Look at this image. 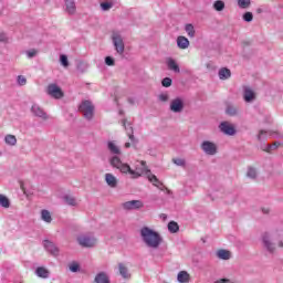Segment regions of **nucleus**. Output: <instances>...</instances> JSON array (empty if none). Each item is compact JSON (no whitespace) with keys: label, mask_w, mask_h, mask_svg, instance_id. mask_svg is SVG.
I'll list each match as a JSON object with an SVG mask.
<instances>
[{"label":"nucleus","mask_w":283,"mask_h":283,"mask_svg":"<svg viewBox=\"0 0 283 283\" xmlns=\"http://www.w3.org/2000/svg\"><path fill=\"white\" fill-rule=\"evenodd\" d=\"M114 4H112V2H102L101 3V8L102 10H104L105 12H107V10H112Z\"/></svg>","instance_id":"obj_41"},{"label":"nucleus","mask_w":283,"mask_h":283,"mask_svg":"<svg viewBox=\"0 0 283 283\" xmlns=\"http://www.w3.org/2000/svg\"><path fill=\"white\" fill-rule=\"evenodd\" d=\"M280 143L279 142H274L273 145H269L268 148L265 149V151H268V154H271V151H273V149H277V147H280Z\"/></svg>","instance_id":"obj_39"},{"label":"nucleus","mask_w":283,"mask_h":283,"mask_svg":"<svg viewBox=\"0 0 283 283\" xmlns=\"http://www.w3.org/2000/svg\"><path fill=\"white\" fill-rule=\"evenodd\" d=\"M238 6L239 8L247 9L251 6V0H239Z\"/></svg>","instance_id":"obj_36"},{"label":"nucleus","mask_w":283,"mask_h":283,"mask_svg":"<svg viewBox=\"0 0 283 283\" xmlns=\"http://www.w3.org/2000/svg\"><path fill=\"white\" fill-rule=\"evenodd\" d=\"M96 283H109V276L105 272H101L95 276Z\"/></svg>","instance_id":"obj_26"},{"label":"nucleus","mask_w":283,"mask_h":283,"mask_svg":"<svg viewBox=\"0 0 283 283\" xmlns=\"http://www.w3.org/2000/svg\"><path fill=\"white\" fill-rule=\"evenodd\" d=\"M185 109V102H182V98L177 97L171 101L170 103V112H174L175 114H180Z\"/></svg>","instance_id":"obj_9"},{"label":"nucleus","mask_w":283,"mask_h":283,"mask_svg":"<svg viewBox=\"0 0 283 283\" xmlns=\"http://www.w3.org/2000/svg\"><path fill=\"white\" fill-rule=\"evenodd\" d=\"M35 274L38 277H42L43 280H48V277H50V271L44 266L36 268Z\"/></svg>","instance_id":"obj_21"},{"label":"nucleus","mask_w":283,"mask_h":283,"mask_svg":"<svg viewBox=\"0 0 283 283\" xmlns=\"http://www.w3.org/2000/svg\"><path fill=\"white\" fill-rule=\"evenodd\" d=\"M201 149L208 156H216L218 154V146L214 143L206 140L201 144Z\"/></svg>","instance_id":"obj_6"},{"label":"nucleus","mask_w":283,"mask_h":283,"mask_svg":"<svg viewBox=\"0 0 283 283\" xmlns=\"http://www.w3.org/2000/svg\"><path fill=\"white\" fill-rule=\"evenodd\" d=\"M226 114H228V116H238V107L228 104L226 108Z\"/></svg>","instance_id":"obj_28"},{"label":"nucleus","mask_w":283,"mask_h":283,"mask_svg":"<svg viewBox=\"0 0 283 283\" xmlns=\"http://www.w3.org/2000/svg\"><path fill=\"white\" fill-rule=\"evenodd\" d=\"M46 93L49 94V96H52V98H63L64 94H63V90H61V87H59V85L56 84H49L46 87Z\"/></svg>","instance_id":"obj_5"},{"label":"nucleus","mask_w":283,"mask_h":283,"mask_svg":"<svg viewBox=\"0 0 283 283\" xmlns=\"http://www.w3.org/2000/svg\"><path fill=\"white\" fill-rule=\"evenodd\" d=\"M105 182L108 185V187H112V189L118 186V179L113 174L105 175Z\"/></svg>","instance_id":"obj_16"},{"label":"nucleus","mask_w":283,"mask_h":283,"mask_svg":"<svg viewBox=\"0 0 283 283\" xmlns=\"http://www.w3.org/2000/svg\"><path fill=\"white\" fill-rule=\"evenodd\" d=\"M31 112L32 114H34V116H36L38 118H41L42 120H48V113H45V111H43V108H41V106L34 104L31 107Z\"/></svg>","instance_id":"obj_12"},{"label":"nucleus","mask_w":283,"mask_h":283,"mask_svg":"<svg viewBox=\"0 0 283 283\" xmlns=\"http://www.w3.org/2000/svg\"><path fill=\"white\" fill-rule=\"evenodd\" d=\"M243 98H244L245 103H251V101H253L255 98V93L251 88H245Z\"/></svg>","instance_id":"obj_23"},{"label":"nucleus","mask_w":283,"mask_h":283,"mask_svg":"<svg viewBox=\"0 0 283 283\" xmlns=\"http://www.w3.org/2000/svg\"><path fill=\"white\" fill-rule=\"evenodd\" d=\"M247 176H248V178H256L258 171H255V168H249Z\"/></svg>","instance_id":"obj_43"},{"label":"nucleus","mask_w":283,"mask_h":283,"mask_svg":"<svg viewBox=\"0 0 283 283\" xmlns=\"http://www.w3.org/2000/svg\"><path fill=\"white\" fill-rule=\"evenodd\" d=\"M167 66H168V70H171V72H176L177 74H180V66L178 65L176 60H174L171 57L168 59Z\"/></svg>","instance_id":"obj_18"},{"label":"nucleus","mask_w":283,"mask_h":283,"mask_svg":"<svg viewBox=\"0 0 283 283\" xmlns=\"http://www.w3.org/2000/svg\"><path fill=\"white\" fill-rule=\"evenodd\" d=\"M172 163H174L175 165H177V167H185V165H186V161H185V159H182V158H174V159H172Z\"/></svg>","instance_id":"obj_40"},{"label":"nucleus","mask_w":283,"mask_h":283,"mask_svg":"<svg viewBox=\"0 0 283 283\" xmlns=\"http://www.w3.org/2000/svg\"><path fill=\"white\" fill-rule=\"evenodd\" d=\"M60 63L63 65V67H69L70 62L67 61V55H60Z\"/></svg>","instance_id":"obj_37"},{"label":"nucleus","mask_w":283,"mask_h":283,"mask_svg":"<svg viewBox=\"0 0 283 283\" xmlns=\"http://www.w3.org/2000/svg\"><path fill=\"white\" fill-rule=\"evenodd\" d=\"M263 243L268 251H270V253H273L275 251V247L273 245V243H271V235H269V233H265L263 235Z\"/></svg>","instance_id":"obj_17"},{"label":"nucleus","mask_w":283,"mask_h":283,"mask_svg":"<svg viewBox=\"0 0 283 283\" xmlns=\"http://www.w3.org/2000/svg\"><path fill=\"white\" fill-rule=\"evenodd\" d=\"M0 41L1 43H8V35H6V33H0Z\"/></svg>","instance_id":"obj_49"},{"label":"nucleus","mask_w":283,"mask_h":283,"mask_svg":"<svg viewBox=\"0 0 283 283\" xmlns=\"http://www.w3.org/2000/svg\"><path fill=\"white\" fill-rule=\"evenodd\" d=\"M140 235L144 244L150 249H158L163 244V237L156 230L144 227L140 229Z\"/></svg>","instance_id":"obj_1"},{"label":"nucleus","mask_w":283,"mask_h":283,"mask_svg":"<svg viewBox=\"0 0 283 283\" xmlns=\"http://www.w3.org/2000/svg\"><path fill=\"white\" fill-rule=\"evenodd\" d=\"M65 8L67 14H76V3L74 0H65Z\"/></svg>","instance_id":"obj_19"},{"label":"nucleus","mask_w":283,"mask_h":283,"mask_svg":"<svg viewBox=\"0 0 283 283\" xmlns=\"http://www.w3.org/2000/svg\"><path fill=\"white\" fill-rule=\"evenodd\" d=\"M163 218H164V219L167 218V214H163Z\"/></svg>","instance_id":"obj_56"},{"label":"nucleus","mask_w":283,"mask_h":283,"mask_svg":"<svg viewBox=\"0 0 283 283\" xmlns=\"http://www.w3.org/2000/svg\"><path fill=\"white\" fill-rule=\"evenodd\" d=\"M217 255L220 260H230L231 258V252L228 250H219L217 252Z\"/></svg>","instance_id":"obj_27"},{"label":"nucleus","mask_w":283,"mask_h":283,"mask_svg":"<svg viewBox=\"0 0 283 283\" xmlns=\"http://www.w3.org/2000/svg\"><path fill=\"white\" fill-rule=\"evenodd\" d=\"M122 125L125 128L132 145H136V143H138V139H136V137L134 136V127H132V124L127 122V119H123Z\"/></svg>","instance_id":"obj_8"},{"label":"nucleus","mask_w":283,"mask_h":283,"mask_svg":"<svg viewBox=\"0 0 283 283\" xmlns=\"http://www.w3.org/2000/svg\"><path fill=\"white\" fill-rule=\"evenodd\" d=\"M118 273L124 280H129V277H132L129 269L127 268V265H125V263H118Z\"/></svg>","instance_id":"obj_15"},{"label":"nucleus","mask_w":283,"mask_h":283,"mask_svg":"<svg viewBox=\"0 0 283 283\" xmlns=\"http://www.w3.org/2000/svg\"><path fill=\"white\" fill-rule=\"evenodd\" d=\"M64 200L66 205H70L71 207H76V199L72 196H65Z\"/></svg>","instance_id":"obj_35"},{"label":"nucleus","mask_w":283,"mask_h":283,"mask_svg":"<svg viewBox=\"0 0 283 283\" xmlns=\"http://www.w3.org/2000/svg\"><path fill=\"white\" fill-rule=\"evenodd\" d=\"M219 128L227 136H234L235 135V127H233L232 124L229 123V122L221 123Z\"/></svg>","instance_id":"obj_11"},{"label":"nucleus","mask_w":283,"mask_h":283,"mask_svg":"<svg viewBox=\"0 0 283 283\" xmlns=\"http://www.w3.org/2000/svg\"><path fill=\"white\" fill-rule=\"evenodd\" d=\"M0 156H1V151H0Z\"/></svg>","instance_id":"obj_57"},{"label":"nucleus","mask_w":283,"mask_h":283,"mask_svg":"<svg viewBox=\"0 0 283 283\" xmlns=\"http://www.w3.org/2000/svg\"><path fill=\"white\" fill-rule=\"evenodd\" d=\"M142 165H143V166H145V165H146V163H145V161H142Z\"/></svg>","instance_id":"obj_55"},{"label":"nucleus","mask_w":283,"mask_h":283,"mask_svg":"<svg viewBox=\"0 0 283 283\" xmlns=\"http://www.w3.org/2000/svg\"><path fill=\"white\" fill-rule=\"evenodd\" d=\"M168 231H170V233H178V231H180V226H178V222L176 221H170L168 223Z\"/></svg>","instance_id":"obj_29"},{"label":"nucleus","mask_w":283,"mask_h":283,"mask_svg":"<svg viewBox=\"0 0 283 283\" xmlns=\"http://www.w3.org/2000/svg\"><path fill=\"white\" fill-rule=\"evenodd\" d=\"M243 21H247L248 23H251V21H253V13L251 12H245L243 14Z\"/></svg>","instance_id":"obj_44"},{"label":"nucleus","mask_w":283,"mask_h":283,"mask_svg":"<svg viewBox=\"0 0 283 283\" xmlns=\"http://www.w3.org/2000/svg\"><path fill=\"white\" fill-rule=\"evenodd\" d=\"M69 269L72 271V273H77L78 269H81V265H78L76 262H72L70 263Z\"/></svg>","instance_id":"obj_38"},{"label":"nucleus","mask_w":283,"mask_h":283,"mask_svg":"<svg viewBox=\"0 0 283 283\" xmlns=\"http://www.w3.org/2000/svg\"><path fill=\"white\" fill-rule=\"evenodd\" d=\"M213 8L217 12H222V10H224V2L222 0H218L213 3Z\"/></svg>","instance_id":"obj_34"},{"label":"nucleus","mask_w":283,"mask_h":283,"mask_svg":"<svg viewBox=\"0 0 283 283\" xmlns=\"http://www.w3.org/2000/svg\"><path fill=\"white\" fill-rule=\"evenodd\" d=\"M177 280L179 283H189L190 276L187 271H181L178 273Z\"/></svg>","instance_id":"obj_25"},{"label":"nucleus","mask_w":283,"mask_h":283,"mask_svg":"<svg viewBox=\"0 0 283 283\" xmlns=\"http://www.w3.org/2000/svg\"><path fill=\"white\" fill-rule=\"evenodd\" d=\"M185 30H186L188 36H190V38L196 36V29H193V24H186Z\"/></svg>","instance_id":"obj_33"},{"label":"nucleus","mask_w":283,"mask_h":283,"mask_svg":"<svg viewBox=\"0 0 283 283\" xmlns=\"http://www.w3.org/2000/svg\"><path fill=\"white\" fill-rule=\"evenodd\" d=\"M0 207H3V209H10V199L4 195H0Z\"/></svg>","instance_id":"obj_30"},{"label":"nucleus","mask_w":283,"mask_h":283,"mask_svg":"<svg viewBox=\"0 0 283 283\" xmlns=\"http://www.w3.org/2000/svg\"><path fill=\"white\" fill-rule=\"evenodd\" d=\"M20 189L21 191H23V193L25 195V186L23 185V181H20Z\"/></svg>","instance_id":"obj_51"},{"label":"nucleus","mask_w":283,"mask_h":283,"mask_svg":"<svg viewBox=\"0 0 283 283\" xmlns=\"http://www.w3.org/2000/svg\"><path fill=\"white\" fill-rule=\"evenodd\" d=\"M171 78L170 77H165L163 81H161V85L163 87H171Z\"/></svg>","instance_id":"obj_45"},{"label":"nucleus","mask_w":283,"mask_h":283,"mask_svg":"<svg viewBox=\"0 0 283 283\" xmlns=\"http://www.w3.org/2000/svg\"><path fill=\"white\" fill-rule=\"evenodd\" d=\"M219 78H220V81H227V78H231V70H229L227 67H222L219 71Z\"/></svg>","instance_id":"obj_22"},{"label":"nucleus","mask_w":283,"mask_h":283,"mask_svg":"<svg viewBox=\"0 0 283 283\" xmlns=\"http://www.w3.org/2000/svg\"><path fill=\"white\" fill-rule=\"evenodd\" d=\"M158 98L161 101V103H167V101H169V94L163 93L158 96Z\"/></svg>","instance_id":"obj_47"},{"label":"nucleus","mask_w":283,"mask_h":283,"mask_svg":"<svg viewBox=\"0 0 283 283\" xmlns=\"http://www.w3.org/2000/svg\"><path fill=\"white\" fill-rule=\"evenodd\" d=\"M41 218L42 220H44V222H48V223L52 222V214L48 210H42Z\"/></svg>","instance_id":"obj_32"},{"label":"nucleus","mask_w":283,"mask_h":283,"mask_svg":"<svg viewBox=\"0 0 283 283\" xmlns=\"http://www.w3.org/2000/svg\"><path fill=\"white\" fill-rule=\"evenodd\" d=\"M279 247H281V248L283 247V243H282V241L279 243Z\"/></svg>","instance_id":"obj_54"},{"label":"nucleus","mask_w":283,"mask_h":283,"mask_svg":"<svg viewBox=\"0 0 283 283\" xmlns=\"http://www.w3.org/2000/svg\"><path fill=\"white\" fill-rule=\"evenodd\" d=\"M109 164L115 169H118L120 174H129L132 178H140V174L138 171L132 170V167L128 164L123 163L118 156L112 157Z\"/></svg>","instance_id":"obj_2"},{"label":"nucleus","mask_w":283,"mask_h":283,"mask_svg":"<svg viewBox=\"0 0 283 283\" xmlns=\"http://www.w3.org/2000/svg\"><path fill=\"white\" fill-rule=\"evenodd\" d=\"M77 242L80 247H84L86 249H92V247H96V239L88 235L78 237Z\"/></svg>","instance_id":"obj_7"},{"label":"nucleus","mask_w":283,"mask_h":283,"mask_svg":"<svg viewBox=\"0 0 283 283\" xmlns=\"http://www.w3.org/2000/svg\"><path fill=\"white\" fill-rule=\"evenodd\" d=\"M148 180L154 185V187H157V189H160V191H165V189H167L165 187V184L158 180V177H156V175H149Z\"/></svg>","instance_id":"obj_14"},{"label":"nucleus","mask_w":283,"mask_h":283,"mask_svg":"<svg viewBox=\"0 0 283 283\" xmlns=\"http://www.w3.org/2000/svg\"><path fill=\"white\" fill-rule=\"evenodd\" d=\"M44 249L55 258L59 255V248L50 240H44Z\"/></svg>","instance_id":"obj_13"},{"label":"nucleus","mask_w":283,"mask_h":283,"mask_svg":"<svg viewBox=\"0 0 283 283\" xmlns=\"http://www.w3.org/2000/svg\"><path fill=\"white\" fill-rule=\"evenodd\" d=\"M125 147H126V149H129V147H132V144L130 143H126Z\"/></svg>","instance_id":"obj_52"},{"label":"nucleus","mask_w":283,"mask_h":283,"mask_svg":"<svg viewBox=\"0 0 283 283\" xmlns=\"http://www.w3.org/2000/svg\"><path fill=\"white\" fill-rule=\"evenodd\" d=\"M262 211H263V213H269V208H266V209H262Z\"/></svg>","instance_id":"obj_53"},{"label":"nucleus","mask_w":283,"mask_h":283,"mask_svg":"<svg viewBox=\"0 0 283 283\" xmlns=\"http://www.w3.org/2000/svg\"><path fill=\"white\" fill-rule=\"evenodd\" d=\"M177 45L180 50H187V48H189V39L182 35L178 36Z\"/></svg>","instance_id":"obj_20"},{"label":"nucleus","mask_w":283,"mask_h":283,"mask_svg":"<svg viewBox=\"0 0 283 283\" xmlns=\"http://www.w3.org/2000/svg\"><path fill=\"white\" fill-rule=\"evenodd\" d=\"M36 54H39V51L36 49H31V50L27 51L28 59H34V56H36Z\"/></svg>","instance_id":"obj_42"},{"label":"nucleus","mask_w":283,"mask_h":283,"mask_svg":"<svg viewBox=\"0 0 283 283\" xmlns=\"http://www.w3.org/2000/svg\"><path fill=\"white\" fill-rule=\"evenodd\" d=\"M4 142L7 145H10L11 147H14L17 145V136L14 135H7L4 137Z\"/></svg>","instance_id":"obj_31"},{"label":"nucleus","mask_w":283,"mask_h":283,"mask_svg":"<svg viewBox=\"0 0 283 283\" xmlns=\"http://www.w3.org/2000/svg\"><path fill=\"white\" fill-rule=\"evenodd\" d=\"M105 63H106V65L112 66V65H114V59H112V56H106Z\"/></svg>","instance_id":"obj_48"},{"label":"nucleus","mask_w":283,"mask_h":283,"mask_svg":"<svg viewBox=\"0 0 283 283\" xmlns=\"http://www.w3.org/2000/svg\"><path fill=\"white\" fill-rule=\"evenodd\" d=\"M113 43L117 54L123 55L125 53V42H123V36L119 33L113 34Z\"/></svg>","instance_id":"obj_4"},{"label":"nucleus","mask_w":283,"mask_h":283,"mask_svg":"<svg viewBox=\"0 0 283 283\" xmlns=\"http://www.w3.org/2000/svg\"><path fill=\"white\" fill-rule=\"evenodd\" d=\"M107 147L111 154H114L115 156H120V148L114 142H108Z\"/></svg>","instance_id":"obj_24"},{"label":"nucleus","mask_w":283,"mask_h":283,"mask_svg":"<svg viewBox=\"0 0 283 283\" xmlns=\"http://www.w3.org/2000/svg\"><path fill=\"white\" fill-rule=\"evenodd\" d=\"M27 83H28V80L25 78V76H23V75H19V76H18V85L23 86V85H25Z\"/></svg>","instance_id":"obj_46"},{"label":"nucleus","mask_w":283,"mask_h":283,"mask_svg":"<svg viewBox=\"0 0 283 283\" xmlns=\"http://www.w3.org/2000/svg\"><path fill=\"white\" fill-rule=\"evenodd\" d=\"M264 134H266V130H260L258 135V140H262V136H264Z\"/></svg>","instance_id":"obj_50"},{"label":"nucleus","mask_w":283,"mask_h":283,"mask_svg":"<svg viewBox=\"0 0 283 283\" xmlns=\"http://www.w3.org/2000/svg\"><path fill=\"white\" fill-rule=\"evenodd\" d=\"M145 207V203L140 200H130L123 203V208L127 211H134L136 209H143Z\"/></svg>","instance_id":"obj_10"},{"label":"nucleus","mask_w":283,"mask_h":283,"mask_svg":"<svg viewBox=\"0 0 283 283\" xmlns=\"http://www.w3.org/2000/svg\"><path fill=\"white\" fill-rule=\"evenodd\" d=\"M78 112L83 114L86 120H92L94 118V104L90 101H83L78 106Z\"/></svg>","instance_id":"obj_3"}]
</instances>
